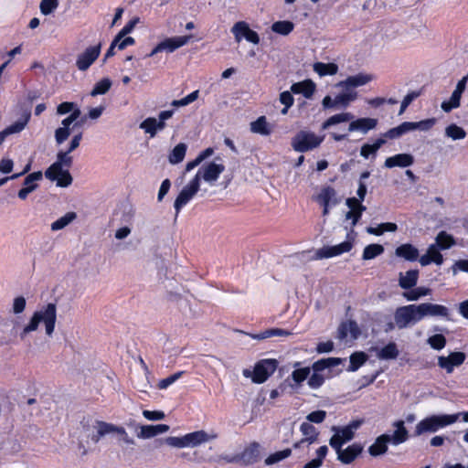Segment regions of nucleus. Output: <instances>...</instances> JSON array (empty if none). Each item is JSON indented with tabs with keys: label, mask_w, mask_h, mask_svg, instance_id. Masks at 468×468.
<instances>
[{
	"label": "nucleus",
	"mask_w": 468,
	"mask_h": 468,
	"mask_svg": "<svg viewBox=\"0 0 468 468\" xmlns=\"http://www.w3.org/2000/svg\"><path fill=\"white\" fill-rule=\"evenodd\" d=\"M343 122H348L345 133H340L335 131L329 132V135L335 142L347 140L349 133L352 132H360L362 134H367L378 125V120L375 118L364 117L355 119V116L351 112H344L330 116L322 123L321 129L328 130Z\"/></svg>",
	"instance_id": "1"
},
{
	"label": "nucleus",
	"mask_w": 468,
	"mask_h": 468,
	"mask_svg": "<svg viewBox=\"0 0 468 468\" xmlns=\"http://www.w3.org/2000/svg\"><path fill=\"white\" fill-rule=\"evenodd\" d=\"M56 321L57 306L55 303H49L33 313L29 322L20 332L19 337L23 340L28 334L37 331L40 323L44 324L46 334L51 336L55 331Z\"/></svg>",
	"instance_id": "2"
},
{
	"label": "nucleus",
	"mask_w": 468,
	"mask_h": 468,
	"mask_svg": "<svg viewBox=\"0 0 468 468\" xmlns=\"http://www.w3.org/2000/svg\"><path fill=\"white\" fill-rule=\"evenodd\" d=\"M459 415H431L420 420L415 428L414 435L420 436L426 432H435L440 428H443L456 422Z\"/></svg>",
	"instance_id": "3"
},
{
	"label": "nucleus",
	"mask_w": 468,
	"mask_h": 468,
	"mask_svg": "<svg viewBox=\"0 0 468 468\" xmlns=\"http://www.w3.org/2000/svg\"><path fill=\"white\" fill-rule=\"evenodd\" d=\"M92 429V433L89 434V436L94 443H97L105 435L115 432L119 435V441L129 445L134 444V440L127 434L122 427L104 421H96Z\"/></svg>",
	"instance_id": "4"
},
{
	"label": "nucleus",
	"mask_w": 468,
	"mask_h": 468,
	"mask_svg": "<svg viewBox=\"0 0 468 468\" xmlns=\"http://www.w3.org/2000/svg\"><path fill=\"white\" fill-rule=\"evenodd\" d=\"M394 320L399 329L407 328L421 321L419 304L398 307L394 314Z\"/></svg>",
	"instance_id": "5"
},
{
	"label": "nucleus",
	"mask_w": 468,
	"mask_h": 468,
	"mask_svg": "<svg viewBox=\"0 0 468 468\" xmlns=\"http://www.w3.org/2000/svg\"><path fill=\"white\" fill-rule=\"evenodd\" d=\"M324 139V136H317L312 132L300 131L292 139V147L299 153L308 152L318 147Z\"/></svg>",
	"instance_id": "6"
},
{
	"label": "nucleus",
	"mask_w": 468,
	"mask_h": 468,
	"mask_svg": "<svg viewBox=\"0 0 468 468\" xmlns=\"http://www.w3.org/2000/svg\"><path fill=\"white\" fill-rule=\"evenodd\" d=\"M278 361L273 358L261 359L256 363L251 376L252 382L256 384L264 383L276 370Z\"/></svg>",
	"instance_id": "7"
},
{
	"label": "nucleus",
	"mask_w": 468,
	"mask_h": 468,
	"mask_svg": "<svg viewBox=\"0 0 468 468\" xmlns=\"http://www.w3.org/2000/svg\"><path fill=\"white\" fill-rule=\"evenodd\" d=\"M200 185L197 178H193L186 186H185L179 192L174 202V208L176 211V218H177L182 207H185L198 192Z\"/></svg>",
	"instance_id": "8"
},
{
	"label": "nucleus",
	"mask_w": 468,
	"mask_h": 468,
	"mask_svg": "<svg viewBox=\"0 0 468 468\" xmlns=\"http://www.w3.org/2000/svg\"><path fill=\"white\" fill-rule=\"evenodd\" d=\"M356 91H346L336 95L334 99L331 96H325L322 101V106L326 109H346L350 102L356 99Z\"/></svg>",
	"instance_id": "9"
},
{
	"label": "nucleus",
	"mask_w": 468,
	"mask_h": 468,
	"mask_svg": "<svg viewBox=\"0 0 468 468\" xmlns=\"http://www.w3.org/2000/svg\"><path fill=\"white\" fill-rule=\"evenodd\" d=\"M225 171V165L222 164H216L215 162H210L207 165H204L201 166L194 178L198 179V184L200 185V180L203 179L204 181L213 184L218 180L220 174H222Z\"/></svg>",
	"instance_id": "10"
},
{
	"label": "nucleus",
	"mask_w": 468,
	"mask_h": 468,
	"mask_svg": "<svg viewBox=\"0 0 468 468\" xmlns=\"http://www.w3.org/2000/svg\"><path fill=\"white\" fill-rule=\"evenodd\" d=\"M101 48V43L96 46L87 48L78 56L76 59L77 68L81 71L87 70L100 56Z\"/></svg>",
	"instance_id": "11"
},
{
	"label": "nucleus",
	"mask_w": 468,
	"mask_h": 468,
	"mask_svg": "<svg viewBox=\"0 0 468 468\" xmlns=\"http://www.w3.org/2000/svg\"><path fill=\"white\" fill-rule=\"evenodd\" d=\"M352 248L353 243L349 240H346L338 245L324 246L316 250L315 257L316 259H328L348 252Z\"/></svg>",
	"instance_id": "12"
},
{
	"label": "nucleus",
	"mask_w": 468,
	"mask_h": 468,
	"mask_svg": "<svg viewBox=\"0 0 468 468\" xmlns=\"http://www.w3.org/2000/svg\"><path fill=\"white\" fill-rule=\"evenodd\" d=\"M465 358L466 356L463 352H452L447 356H440L438 357V366L448 374H451L455 367H460L463 364Z\"/></svg>",
	"instance_id": "13"
},
{
	"label": "nucleus",
	"mask_w": 468,
	"mask_h": 468,
	"mask_svg": "<svg viewBox=\"0 0 468 468\" xmlns=\"http://www.w3.org/2000/svg\"><path fill=\"white\" fill-rule=\"evenodd\" d=\"M333 449L337 454V460L344 464L352 463L363 452V446L360 443H353L346 449L342 447Z\"/></svg>",
	"instance_id": "14"
},
{
	"label": "nucleus",
	"mask_w": 468,
	"mask_h": 468,
	"mask_svg": "<svg viewBox=\"0 0 468 468\" xmlns=\"http://www.w3.org/2000/svg\"><path fill=\"white\" fill-rule=\"evenodd\" d=\"M260 448L261 445L257 441L251 442L244 451L240 453L239 456L234 457L232 459H228L229 463L241 461L243 464L250 465L258 462L260 458Z\"/></svg>",
	"instance_id": "15"
},
{
	"label": "nucleus",
	"mask_w": 468,
	"mask_h": 468,
	"mask_svg": "<svg viewBox=\"0 0 468 468\" xmlns=\"http://www.w3.org/2000/svg\"><path fill=\"white\" fill-rule=\"evenodd\" d=\"M332 431H335V434L329 440V444L332 448L342 447L345 443L352 441L355 436V432L347 426H333Z\"/></svg>",
	"instance_id": "16"
},
{
	"label": "nucleus",
	"mask_w": 468,
	"mask_h": 468,
	"mask_svg": "<svg viewBox=\"0 0 468 468\" xmlns=\"http://www.w3.org/2000/svg\"><path fill=\"white\" fill-rule=\"evenodd\" d=\"M30 117V112L27 111L24 112L20 119L0 132V145L3 144L7 135L22 132L29 122Z\"/></svg>",
	"instance_id": "17"
},
{
	"label": "nucleus",
	"mask_w": 468,
	"mask_h": 468,
	"mask_svg": "<svg viewBox=\"0 0 468 468\" xmlns=\"http://www.w3.org/2000/svg\"><path fill=\"white\" fill-rule=\"evenodd\" d=\"M218 437L216 433H207L205 431H197L185 435V441H186V447H197L208 441L215 440Z\"/></svg>",
	"instance_id": "18"
},
{
	"label": "nucleus",
	"mask_w": 468,
	"mask_h": 468,
	"mask_svg": "<svg viewBox=\"0 0 468 468\" xmlns=\"http://www.w3.org/2000/svg\"><path fill=\"white\" fill-rule=\"evenodd\" d=\"M421 319L426 316H441L448 318L449 310L444 305L431 303H423L419 304Z\"/></svg>",
	"instance_id": "19"
},
{
	"label": "nucleus",
	"mask_w": 468,
	"mask_h": 468,
	"mask_svg": "<svg viewBox=\"0 0 468 468\" xmlns=\"http://www.w3.org/2000/svg\"><path fill=\"white\" fill-rule=\"evenodd\" d=\"M45 176L52 182H56L57 186L68 187L72 184L73 178L69 171V168H60L59 171H54L48 175V168L45 171Z\"/></svg>",
	"instance_id": "20"
},
{
	"label": "nucleus",
	"mask_w": 468,
	"mask_h": 468,
	"mask_svg": "<svg viewBox=\"0 0 468 468\" xmlns=\"http://www.w3.org/2000/svg\"><path fill=\"white\" fill-rule=\"evenodd\" d=\"M435 123H436V119L430 118V119H425V120H422L420 122H404L401 124H399V126L401 128L403 134H405L406 133L415 131V130L423 131V132L429 131L433 127V125Z\"/></svg>",
	"instance_id": "21"
},
{
	"label": "nucleus",
	"mask_w": 468,
	"mask_h": 468,
	"mask_svg": "<svg viewBox=\"0 0 468 468\" xmlns=\"http://www.w3.org/2000/svg\"><path fill=\"white\" fill-rule=\"evenodd\" d=\"M414 157L410 154H398L393 156L388 157L385 161L387 168L408 167L413 165Z\"/></svg>",
	"instance_id": "22"
},
{
	"label": "nucleus",
	"mask_w": 468,
	"mask_h": 468,
	"mask_svg": "<svg viewBox=\"0 0 468 468\" xmlns=\"http://www.w3.org/2000/svg\"><path fill=\"white\" fill-rule=\"evenodd\" d=\"M350 335L352 339H356L359 335V329L355 321H347L340 324L337 329V338L341 341L346 339Z\"/></svg>",
	"instance_id": "23"
},
{
	"label": "nucleus",
	"mask_w": 468,
	"mask_h": 468,
	"mask_svg": "<svg viewBox=\"0 0 468 468\" xmlns=\"http://www.w3.org/2000/svg\"><path fill=\"white\" fill-rule=\"evenodd\" d=\"M192 38V36H181L166 38L164 41L160 42L163 47V51L174 52L176 49L186 45L189 40Z\"/></svg>",
	"instance_id": "24"
},
{
	"label": "nucleus",
	"mask_w": 468,
	"mask_h": 468,
	"mask_svg": "<svg viewBox=\"0 0 468 468\" xmlns=\"http://www.w3.org/2000/svg\"><path fill=\"white\" fill-rule=\"evenodd\" d=\"M388 443H390L389 435L382 434L378 436L375 440L374 443L368 447V453L373 457L382 455L387 452Z\"/></svg>",
	"instance_id": "25"
},
{
	"label": "nucleus",
	"mask_w": 468,
	"mask_h": 468,
	"mask_svg": "<svg viewBox=\"0 0 468 468\" xmlns=\"http://www.w3.org/2000/svg\"><path fill=\"white\" fill-rule=\"evenodd\" d=\"M169 431V426L166 424L157 425H143L140 428V432L137 434L139 438L149 439L156 436L157 434L165 433Z\"/></svg>",
	"instance_id": "26"
},
{
	"label": "nucleus",
	"mask_w": 468,
	"mask_h": 468,
	"mask_svg": "<svg viewBox=\"0 0 468 468\" xmlns=\"http://www.w3.org/2000/svg\"><path fill=\"white\" fill-rule=\"evenodd\" d=\"M315 90V84L311 80L293 83L291 86V91L294 94H303L306 99H310Z\"/></svg>",
	"instance_id": "27"
},
{
	"label": "nucleus",
	"mask_w": 468,
	"mask_h": 468,
	"mask_svg": "<svg viewBox=\"0 0 468 468\" xmlns=\"http://www.w3.org/2000/svg\"><path fill=\"white\" fill-rule=\"evenodd\" d=\"M393 426L396 427V430L392 435H389V442L393 445H399L405 442L409 439V432L405 428L404 421H395Z\"/></svg>",
	"instance_id": "28"
},
{
	"label": "nucleus",
	"mask_w": 468,
	"mask_h": 468,
	"mask_svg": "<svg viewBox=\"0 0 468 468\" xmlns=\"http://www.w3.org/2000/svg\"><path fill=\"white\" fill-rule=\"evenodd\" d=\"M371 80V77L366 74H357L350 76L346 80H342L336 84L337 87L346 88V90L350 87L356 88L363 86Z\"/></svg>",
	"instance_id": "29"
},
{
	"label": "nucleus",
	"mask_w": 468,
	"mask_h": 468,
	"mask_svg": "<svg viewBox=\"0 0 468 468\" xmlns=\"http://www.w3.org/2000/svg\"><path fill=\"white\" fill-rule=\"evenodd\" d=\"M395 254L409 261H415L419 258V250L410 243L399 246Z\"/></svg>",
	"instance_id": "30"
},
{
	"label": "nucleus",
	"mask_w": 468,
	"mask_h": 468,
	"mask_svg": "<svg viewBox=\"0 0 468 468\" xmlns=\"http://www.w3.org/2000/svg\"><path fill=\"white\" fill-rule=\"evenodd\" d=\"M69 154L68 151H59L57 154L56 162L48 167V175H51L54 171H59L63 166L69 168L72 165V157Z\"/></svg>",
	"instance_id": "31"
},
{
	"label": "nucleus",
	"mask_w": 468,
	"mask_h": 468,
	"mask_svg": "<svg viewBox=\"0 0 468 468\" xmlns=\"http://www.w3.org/2000/svg\"><path fill=\"white\" fill-rule=\"evenodd\" d=\"M74 122L75 121L69 115L62 120V127L58 128L55 131V140L58 144H61L69 138V136L70 135L69 126Z\"/></svg>",
	"instance_id": "32"
},
{
	"label": "nucleus",
	"mask_w": 468,
	"mask_h": 468,
	"mask_svg": "<svg viewBox=\"0 0 468 468\" xmlns=\"http://www.w3.org/2000/svg\"><path fill=\"white\" fill-rule=\"evenodd\" d=\"M419 278V271L418 270H410L408 271L405 274L402 272L399 273V285L405 290L413 288L418 282Z\"/></svg>",
	"instance_id": "33"
},
{
	"label": "nucleus",
	"mask_w": 468,
	"mask_h": 468,
	"mask_svg": "<svg viewBox=\"0 0 468 468\" xmlns=\"http://www.w3.org/2000/svg\"><path fill=\"white\" fill-rule=\"evenodd\" d=\"M385 144L386 140L384 138H378L373 144H365L361 146L360 155L365 159H368L371 155L375 157L377 152Z\"/></svg>",
	"instance_id": "34"
},
{
	"label": "nucleus",
	"mask_w": 468,
	"mask_h": 468,
	"mask_svg": "<svg viewBox=\"0 0 468 468\" xmlns=\"http://www.w3.org/2000/svg\"><path fill=\"white\" fill-rule=\"evenodd\" d=\"M250 126V131L253 133L269 135L271 133V129L270 128L265 116H260L256 121L251 122Z\"/></svg>",
	"instance_id": "35"
},
{
	"label": "nucleus",
	"mask_w": 468,
	"mask_h": 468,
	"mask_svg": "<svg viewBox=\"0 0 468 468\" xmlns=\"http://www.w3.org/2000/svg\"><path fill=\"white\" fill-rule=\"evenodd\" d=\"M318 201L322 205L335 206L339 200L336 198V192L333 187H324L317 197Z\"/></svg>",
	"instance_id": "36"
},
{
	"label": "nucleus",
	"mask_w": 468,
	"mask_h": 468,
	"mask_svg": "<svg viewBox=\"0 0 468 468\" xmlns=\"http://www.w3.org/2000/svg\"><path fill=\"white\" fill-rule=\"evenodd\" d=\"M399 352L397 345L394 342L388 343L387 346L379 349L377 353V356L379 359L389 360L396 359Z\"/></svg>",
	"instance_id": "37"
},
{
	"label": "nucleus",
	"mask_w": 468,
	"mask_h": 468,
	"mask_svg": "<svg viewBox=\"0 0 468 468\" xmlns=\"http://www.w3.org/2000/svg\"><path fill=\"white\" fill-rule=\"evenodd\" d=\"M77 218L76 212L70 211L66 213L64 216L59 218L58 219L55 220L50 225V229L52 231H58L60 229H63L67 226H69L70 223H72Z\"/></svg>",
	"instance_id": "38"
},
{
	"label": "nucleus",
	"mask_w": 468,
	"mask_h": 468,
	"mask_svg": "<svg viewBox=\"0 0 468 468\" xmlns=\"http://www.w3.org/2000/svg\"><path fill=\"white\" fill-rule=\"evenodd\" d=\"M314 70L321 77L335 75L338 71V66L335 63L316 62L314 64Z\"/></svg>",
	"instance_id": "39"
},
{
	"label": "nucleus",
	"mask_w": 468,
	"mask_h": 468,
	"mask_svg": "<svg viewBox=\"0 0 468 468\" xmlns=\"http://www.w3.org/2000/svg\"><path fill=\"white\" fill-rule=\"evenodd\" d=\"M251 338L256 340H263L272 336H288L291 335L289 331L280 329V328H271L267 329L260 334H248Z\"/></svg>",
	"instance_id": "40"
},
{
	"label": "nucleus",
	"mask_w": 468,
	"mask_h": 468,
	"mask_svg": "<svg viewBox=\"0 0 468 468\" xmlns=\"http://www.w3.org/2000/svg\"><path fill=\"white\" fill-rule=\"evenodd\" d=\"M300 430L302 433L305 436L304 439L301 440V442L308 441L309 443H313L316 441L318 432L311 423L303 422L300 426Z\"/></svg>",
	"instance_id": "41"
},
{
	"label": "nucleus",
	"mask_w": 468,
	"mask_h": 468,
	"mask_svg": "<svg viewBox=\"0 0 468 468\" xmlns=\"http://www.w3.org/2000/svg\"><path fill=\"white\" fill-rule=\"evenodd\" d=\"M435 244L440 250H448L455 244V240L453 237L446 231H441L435 239Z\"/></svg>",
	"instance_id": "42"
},
{
	"label": "nucleus",
	"mask_w": 468,
	"mask_h": 468,
	"mask_svg": "<svg viewBox=\"0 0 468 468\" xmlns=\"http://www.w3.org/2000/svg\"><path fill=\"white\" fill-rule=\"evenodd\" d=\"M186 153V145L184 143H180L174 147L168 156V160L171 164L176 165L182 162Z\"/></svg>",
	"instance_id": "43"
},
{
	"label": "nucleus",
	"mask_w": 468,
	"mask_h": 468,
	"mask_svg": "<svg viewBox=\"0 0 468 468\" xmlns=\"http://www.w3.org/2000/svg\"><path fill=\"white\" fill-rule=\"evenodd\" d=\"M367 360V355L364 352H355L350 356V364L347 368L348 371H356Z\"/></svg>",
	"instance_id": "44"
},
{
	"label": "nucleus",
	"mask_w": 468,
	"mask_h": 468,
	"mask_svg": "<svg viewBox=\"0 0 468 468\" xmlns=\"http://www.w3.org/2000/svg\"><path fill=\"white\" fill-rule=\"evenodd\" d=\"M384 252V247L380 244H369L363 250L362 259L369 261L381 255Z\"/></svg>",
	"instance_id": "45"
},
{
	"label": "nucleus",
	"mask_w": 468,
	"mask_h": 468,
	"mask_svg": "<svg viewBox=\"0 0 468 468\" xmlns=\"http://www.w3.org/2000/svg\"><path fill=\"white\" fill-rule=\"evenodd\" d=\"M294 28L292 22L288 20L274 22L271 26V30L282 36L289 35Z\"/></svg>",
	"instance_id": "46"
},
{
	"label": "nucleus",
	"mask_w": 468,
	"mask_h": 468,
	"mask_svg": "<svg viewBox=\"0 0 468 468\" xmlns=\"http://www.w3.org/2000/svg\"><path fill=\"white\" fill-rule=\"evenodd\" d=\"M445 134L452 140H462L466 136V132L463 128L452 123L445 128Z\"/></svg>",
	"instance_id": "47"
},
{
	"label": "nucleus",
	"mask_w": 468,
	"mask_h": 468,
	"mask_svg": "<svg viewBox=\"0 0 468 468\" xmlns=\"http://www.w3.org/2000/svg\"><path fill=\"white\" fill-rule=\"evenodd\" d=\"M292 454L291 449H284L280 452H276L274 453L270 454L264 461L266 465H272L276 463H279L286 458H288Z\"/></svg>",
	"instance_id": "48"
},
{
	"label": "nucleus",
	"mask_w": 468,
	"mask_h": 468,
	"mask_svg": "<svg viewBox=\"0 0 468 468\" xmlns=\"http://www.w3.org/2000/svg\"><path fill=\"white\" fill-rule=\"evenodd\" d=\"M112 87V81L108 78H104L98 81L92 90L90 91V95L95 97L97 95L105 94Z\"/></svg>",
	"instance_id": "49"
},
{
	"label": "nucleus",
	"mask_w": 468,
	"mask_h": 468,
	"mask_svg": "<svg viewBox=\"0 0 468 468\" xmlns=\"http://www.w3.org/2000/svg\"><path fill=\"white\" fill-rule=\"evenodd\" d=\"M431 293V289L425 287H418L410 292H403V297L408 301H417L422 296L429 295Z\"/></svg>",
	"instance_id": "50"
},
{
	"label": "nucleus",
	"mask_w": 468,
	"mask_h": 468,
	"mask_svg": "<svg viewBox=\"0 0 468 468\" xmlns=\"http://www.w3.org/2000/svg\"><path fill=\"white\" fill-rule=\"evenodd\" d=\"M462 94L453 90L449 101H443L441 105V109L445 112H450L452 110L456 109L460 106Z\"/></svg>",
	"instance_id": "51"
},
{
	"label": "nucleus",
	"mask_w": 468,
	"mask_h": 468,
	"mask_svg": "<svg viewBox=\"0 0 468 468\" xmlns=\"http://www.w3.org/2000/svg\"><path fill=\"white\" fill-rule=\"evenodd\" d=\"M310 373L311 368L308 367L297 368L292 372L291 378L296 386H300L305 379L308 378Z\"/></svg>",
	"instance_id": "52"
},
{
	"label": "nucleus",
	"mask_w": 468,
	"mask_h": 468,
	"mask_svg": "<svg viewBox=\"0 0 468 468\" xmlns=\"http://www.w3.org/2000/svg\"><path fill=\"white\" fill-rule=\"evenodd\" d=\"M139 128L144 130L145 133L150 135V137H154L158 132L155 124V118L154 117H148L140 123Z\"/></svg>",
	"instance_id": "53"
},
{
	"label": "nucleus",
	"mask_w": 468,
	"mask_h": 468,
	"mask_svg": "<svg viewBox=\"0 0 468 468\" xmlns=\"http://www.w3.org/2000/svg\"><path fill=\"white\" fill-rule=\"evenodd\" d=\"M247 29H250V27L244 21H239L234 24V26L231 28V32L234 35L235 40L237 42H240L242 37H245Z\"/></svg>",
	"instance_id": "54"
},
{
	"label": "nucleus",
	"mask_w": 468,
	"mask_h": 468,
	"mask_svg": "<svg viewBox=\"0 0 468 468\" xmlns=\"http://www.w3.org/2000/svg\"><path fill=\"white\" fill-rule=\"evenodd\" d=\"M427 343L430 345V346L435 350H441L445 347L446 345V338L441 334H436L431 336H430L427 339Z\"/></svg>",
	"instance_id": "55"
},
{
	"label": "nucleus",
	"mask_w": 468,
	"mask_h": 468,
	"mask_svg": "<svg viewBox=\"0 0 468 468\" xmlns=\"http://www.w3.org/2000/svg\"><path fill=\"white\" fill-rule=\"evenodd\" d=\"M58 6V0H41L39 8L40 12L44 16L50 15L53 13Z\"/></svg>",
	"instance_id": "56"
},
{
	"label": "nucleus",
	"mask_w": 468,
	"mask_h": 468,
	"mask_svg": "<svg viewBox=\"0 0 468 468\" xmlns=\"http://www.w3.org/2000/svg\"><path fill=\"white\" fill-rule=\"evenodd\" d=\"M139 22V18L135 17L132 20H130L123 27L122 29L116 35L115 37V42H118L122 38H123L125 36L130 34L133 28L135 27L136 24Z\"/></svg>",
	"instance_id": "57"
},
{
	"label": "nucleus",
	"mask_w": 468,
	"mask_h": 468,
	"mask_svg": "<svg viewBox=\"0 0 468 468\" xmlns=\"http://www.w3.org/2000/svg\"><path fill=\"white\" fill-rule=\"evenodd\" d=\"M198 94H199V91L198 90H195V91L191 92L190 94H188L187 96H186V97H184V98H182L180 100L173 101H172V105L176 106V107L186 106L189 103L195 101L198 98Z\"/></svg>",
	"instance_id": "58"
},
{
	"label": "nucleus",
	"mask_w": 468,
	"mask_h": 468,
	"mask_svg": "<svg viewBox=\"0 0 468 468\" xmlns=\"http://www.w3.org/2000/svg\"><path fill=\"white\" fill-rule=\"evenodd\" d=\"M427 253L430 255L431 259L433 260V262L437 265H441L443 262V256L439 251V247L436 244H431L429 246L427 250Z\"/></svg>",
	"instance_id": "59"
},
{
	"label": "nucleus",
	"mask_w": 468,
	"mask_h": 468,
	"mask_svg": "<svg viewBox=\"0 0 468 468\" xmlns=\"http://www.w3.org/2000/svg\"><path fill=\"white\" fill-rule=\"evenodd\" d=\"M280 101L282 104L284 105V108L282 110V114H286L289 108L291 106H292L293 104V97L292 95V93L290 91H282L281 94H280Z\"/></svg>",
	"instance_id": "60"
},
{
	"label": "nucleus",
	"mask_w": 468,
	"mask_h": 468,
	"mask_svg": "<svg viewBox=\"0 0 468 468\" xmlns=\"http://www.w3.org/2000/svg\"><path fill=\"white\" fill-rule=\"evenodd\" d=\"M183 374H184V371H179V372H176L165 378L161 379L157 384L158 388H160V389L167 388L170 385H172L177 379H179Z\"/></svg>",
	"instance_id": "61"
},
{
	"label": "nucleus",
	"mask_w": 468,
	"mask_h": 468,
	"mask_svg": "<svg viewBox=\"0 0 468 468\" xmlns=\"http://www.w3.org/2000/svg\"><path fill=\"white\" fill-rule=\"evenodd\" d=\"M420 95V91H411L408 93L404 99L401 101L400 109H399V114H402L405 110L408 108V106L419 96Z\"/></svg>",
	"instance_id": "62"
},
{
	"label": "nucleus",
	"mask_w": 468,
	"mask_h": 468,
	"mask_svg": "<svg viewBox=\"0 0 468 468\" xmlns=\"http://www.w3.org/2000/svg\"><path fill=\"white\" fill-rule=\"evenodd\" d=\"M324 382V378L320 373L314 372L313 375L308 378V386L311 388L316 389L320 388Z\"/></svg>",
	"instance_id": "63"
},
{
	"label": "nucleus",
	"mask_w": 468,
	"mask_h": 468,
	"mask_svg": "<svg viewBox=\"0 0 468 468\" xmlns=\"http://www.w3.org/2000/svg\"><path fill=\"white\" fill-rule=\"evenodd\" d=\"M325 417H326V412L324 410H315V411L309 413L306 416V420L309 422H313V423H322L324 420Z\"/></svg>",
	"instance_id": "64"
}]
</instances>
